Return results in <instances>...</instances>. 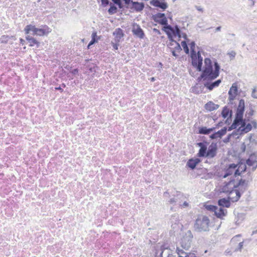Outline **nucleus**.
<instances>
[{
	"label": "nucleus",
	"mask_w": 257,
	"mask_h": 257,
	"mask_svg": "<svg viewBox=\"0 0 257 257\" xmlns=\"http://www.w3.org/2000/svg\"><path fill=\"white\" fill-rule=\"evenodd\" d=\"M192 238L193 234L191 231L188 230L181 239V247L185 250H188L191 247Z\"/></svg>",
	"instance_id": "6"
},
{
	"label": "nucleus",
	"mask_w": 257,
	"mask_h": 257,
	"mask_svg": "<svg viewBox=\"0 0 257 257\" xmlns=\"http://www.w3.org/2000/svg\"><path fill=\"white\" fill-rule=\"evenodd\" d=\"M190 50H191V54L193 55L196 53L195 51V43L194 41L191 42L190 44Z\"/></svg>",
	"instance_id": "36"
},
{
	"label": "nucleus",
	"mask_w": 257,
	"mask_h": 257,
	"mask_svg": "<svg viewBox=\"0 0 257 257\" xmlns=\"http://www.w3.org/2000/svg\"><path fill=\"white\" fill-rule=\"evenodd\" d=\"M226 132L227 127H224L220 130L211 134L209 137L212 140L216 139L217 138H221L222 136L226 134Z\"/></svg>",
	"instance_id": "15"
},
{
	"label": "nucleus",
	"mask_w": 257,
	"mask_h": 257,
	"mask_svg": "<svg viewBox=\"0 0 257 257\" xmlns=\"http://www.w3.org/2000/svg\"><path fill=\"white\" fill-rule=\"evenodd\" d=\"M238 87L236 83H233L228 91V99L231 102L233 101L237 95Z\"/></svg>",
	"instance_id": "11"
},
{
	"label": "nucleus",
	"mask_w": 257,
	"mask_h": 257,
	"mask_svg": "<svg viewBox=\"0 0 257 257\" xmlns=\"http://www.w3.org/2000/svg\"><path fill=\"white\" fill-rule=\"evenodd\" d=\"M132 32L135 36L140 39H143L145 37V33L144 31L141 28V27L137 24H134L133 25L132 28Z\"/></svg>",
	"instance_id": "9"
},
{
	"label": "nucleus",
	"mask_w": 257,
	"mask_h": 257,
	"mask_svg": "<svg viewBox=\"0 0 257 257\" xmlns=\"http://www.w3.org/2000/svg\"><path fill=\"white\" fill-rule=\"evenodd\" d=\"M220 69V65L216 61L214 62L213 65L211 59L206 58L204 59V69L202 70L201 74L198 79L212 81L219 76Z\"/></svg>",
	"instance_id": "3"
},
{
	"label": "nucleus",
	"mask_w": 257,
	"mask_h": 257,
	"mask_svg": "<svg viewBox=\"0 0 257 257\" xmlns=\"http://www.w3.org/2000/svg\"><path fill=\"white\" fill-rule=\"evenodd\" d=\"M240 236H241V235H240V234L236 235H235V236H234V237L232 238L231 240H232V241H233L234 240H235V238H237V237H240Z\"/></svg>",
	"instance_id": "57"
},
{
	"label": "nucleus",
	"mask_w": 257,
	"mask_h": 257,
	"mask_svg": "<svg viewBox=\"0 0 257 257\" xmlns=\"http://www.w3.org/2000/svg\"><path fill=\"white\" fill-rule=\"evenodd\" d=\"M124 2L126 5H129L130 3L132 4V2H134L132 0H124Z\"/></svg>",
	"instance_id": "52"
},
{
	"label": "nucleus",
	"mask_w": 257,
	"mask_h": 257,
	"mask_svg": "<svg viewBox=\"0 0 257 257\" xmlns=\"http://www.w3.org/2000/svg\"><path fill=\"white\" fill-rule=\"evenodd\" d=\"M215 129V127L207 128L205 126H201L198 128V133L201 135H208L214 131Z\"/></svg>",
	"instance_id": "18"
},
{
	"label": "nucleus",
	"mask_w": 257,
	"mask_h": 257,
	"mask_svg": "<svg viewBox=\"0 0 257 257\" xmlns=\"http://www.w3.org/2000/svg\"><path fill=\"white\" fill-rule=\"evenodd\" d=\"M113 35L114 36V42L119 43L121 38L124 35L123 30L120 28H116L113 32Z\"/></svg>",
	"instance_id": "13"
},
{
	"label": "nucleus",
	"mask_w": 257,
	"mask_h": 257,
	"mask_svg": "<svg viewBox=\"0 0 257 257\" xmlns=\"http://www.w3.org/2000/svg\"><path fill=\"white\" fill-rule=\"evenodd\" d=\"M249 141L250 143H253L254 141V140L252 138V135L250 134V136L248 138Z\"/></svg>",
	"instance_id": "53"
},
{
	"label": "nucleus",
	"mask_w": 257,
	"mask_h": 257,
	"mask_svg": "<svg viewBox=\"0 0 257 257\" xmlns=\"http://www.w3.org/2000/svg\"><path fill=\"white\" fill-rule=\"evenodd\" d=\"M243 245V241L240 242L238 245V247L235 249V251H241Z\"/></svg>",
	"instance_id": "39"
},
{
	"label": "nucleus",
	"mask_w": 257,
	"mask_h": 257,
	"mask_svg": "<svg viewBox=\"0 0 257 257\" xmlns=\"http://www.w3.org/2000/svg\"><path fill=\"white\" fill-rule=\"evenodd\" d=\"M255 92H256V88H254L252 89V93H251V96L254 98H257V93H256Z\"/></svg>",
	"instance_id": "41"
},
{
	"label": "nucleus",
	"mask_w": 257,
	"mask_h": 257,
	"mask_svg": "<svg viewBox=\"0 0 257 257\" xmlns=\"http://www.w3.org/2000/svg\"><path fill=\"white\" fill-rule=\"evenodd\" d=\"M229 113L231 116L232 114V111H230L226 106L224 107L221 112L222 116L225 118L228 116Z\"/></svg>",
	"instance_id": "26"
},
{
	"label": "nucleus",
	"mask_w": 257,
	"mask_h": 257,
	"mask_svg": "<svg viewBox=\"0 0 257 257\" xmlns=\"http://www.w3.org/2000/svg\"><path fill=\"white\" fill-rule=\"evenodd\" d=\"M252 155H250L249 158L246 160V164L249 166H252V170L254 171L257 168V161L253 160L252 158Z\"/></svg>",
	"instance_id": "24"
},
{
	"label": "nucleus",
	"mask_w": 257,
	"mask_h": 257,
	"mask_svg": "<svg viewBox=\"0 0 257 257\" xmlns=\"http://www.w3.org/2000/svg\"><path fill=\"white\" fill-rule=\"evenodd\" d=\"M210 219L204 215H200L195 220L194 229L198 232H206L209 230Z\"/></svg>",
	"instance_id": "4"
},
{
	"label": "nucleus",
	"mask_w": 257,
	"mask_h": 257,
	"mask_svg": "<svg viewBox=\"0 0 257 257\" xmlns=\"http://www.w3.org/2000/svg\"><path fill=\"white\" fill-rule=\"evenodd\" d=\"M111 44L112 45V47L113 48V49L114 50H117L118 49V47L119 46V43H113V42H111Z\"/></svg>",
	"instance_id": "45"
},
{
	"label": "nucleus",
	"mask_w": 257,
	"mask_h": 257,
	"mask_svg": "<svg viewBox=\"0 0 257 257\" xmlns=\"http://www.w3.org/2000/svg\"><path fill=\"white\" fill-rule=\"evenodd\" d=\"M117 12V8L113 4H110V8L108 10V12L109 15H112L114 14Z\"/></svg>",
	"instance_id": "27"
},
{
	"label": "nucleus",
	"mask_w": 257,
	"mask_h": 257,
	"mask_svg": "<svg viewBox=\"0 0 257 257\" xmlns=\"http://www.w3.org/2000/svg\"><path fill=\"white\" fill-rule=\"evenodd\" d=\"M219 106V105L215 104L212 101H209L205 105L204 107L207 111H211L217 109Z\"/></svg>",
	"instance_id": "21"
},
{
	"label": "nucleus",
	"mask_w": 257,
	"mask_h": 257,
	"mask_svg": "<svg viewBox=\"0 0 257 257\" xmlns=\"http://www.w3.org/2000/svg\"><path fill=\"white\" fill-rule=\"evenodd\" d=\"M175 43L176 44V46L175 47L176 50L178 51H181L182 49L180 44L177 42H175Z\"/></svg>",
	"instance_id": "46"
},
{
	"label": "nucleus",
	"mask_w": 257,
	"mask_h": 257,
	"mask_svg": "<svg viewBox=\"0 0 257 257\" xmlns=\"http://www.w3.org/2000/svg\"><path fill=\"white\" fill-rule=\"evenodd\" d=\"M256 232H257V230H255V231H253L252 232V234L256 233Z\"/></svg>",
	"instance_id": "64"
},
{
	"label": "nucleus",
	"mask_w": 257,
	"mask_h": 257,
	"mask_svg": "<svg viewBox=\"0 0 257 257\" xmlns=\"http://www.w3.org/2000/svg\"><path fill=\"white\" fill-rule=\"evenodd\" d=\"M96 42V32H93L92 34V40L89 43L87 48L88 49L90 48V47L95 44Z\"/></svg>",
	"instance_id": "28"
},
{
	"label": "nucleus",
	"mask_w": 257,
	"mask_h": 257,
	"mask_svg": "<svg viewBox=\"0 0 257 257\" xmlns=\"http://www.w3.org/2000/svg\"><path fill=\"white\" fill-rule=\"evenodd\" d=\"M114 4L117 5L120 0H111Z\"/></svg>",
	"instance_id": "55"
},
{
	"label": "nucleus",
	"mask_w": 257,
	"mask_h": 257,
	"mask_svg": "<svg viewBox=\"0 0 257 257\" xmlns=\"http://www.w3.org/2000/svg\"><path fill=\"white\" fill-rule=\"evenodd\" d=\"M247 181L240 179L238 182L235 184L234 180H230L223 187V192L228 193L230 195L229 197L232 202H237L242 194L246 190Z\"/></svg>",
	"instance_id": "1"
},
{
	"label": "nucleus",
	"mask_w": 257,
	"mask_h": 257,
	"mask_svg": "<svg viewBox=\"0 0 257 257\" xmlns=\"http://www.w3.org/2000/svg\"><path fill=\"white\" fill-rule=\"evenodd\" d=\"M101 4L103 7H106L109 4L108 0H101Z\"/></svg>",
	"instance_id": "44"
},
{
	"label": "nucleus",
	"mask_w": 257,
	"mask_h": 257,
	"mask_svg": "<svg viewBox=\"0 0 257 257\" xmlns=\"http://www.w3.org/2000/svg\"><path fill=\"white\" fill-rule=\"evenodd\" d=\"M46 31L44 29L37 28L36 36H42L45 35Z\"/></svg>",
	"instance_id": "34"
},
{
	"label": "nucleus",
	"mask_w": 257,
	"mask_h": 257,
	"mask_svg": "<svg viewBox=\"0 0 257 257\" xmlns=\"http://www.w3.org/2000/svg\"><path fill=\"white\" fill-rule=\"evenodd\" d=\"M172 54L173 56L175 57H177L178 55L176 53L175 51L174 50L172 51Z\"/></svg>",
	"instance_id": "58"
},
{
	"label": "nucleus",
	"mask_w": 257,
	"mask_h": 257,
	"mask_svg": "<svg viewBox=\"0 0 257 257\" xmlns=\"http://www.w3.org/2000/svg\"><path fill=\"white\" fill-rule=\"evenodd\" d=\"M250 2H251V4L253 5L254 4V2L253 1V0H249Z\"/></svg>",
	"instance_id": "62"
},
{
	"label": "nucleus",
	"mask_w": 257,
	"mask_h": 257,
	"mask_svg": "<svg viewBox=\"0 0 257 257\" xmlns=\"http://www.w3.org/2000/svg\"><path fill=\"white\" fill-rule=\"evenodd\" d=\"M217 145L216 143L212 142L209 146L208 150L205 152L203 157H206L209 159L214 158L217 154Z\"/></svg>",
	"instance_id": "7"
},
{
	"label": "nucleus",
	"mask_w": 257,
	"mask_h": 257,
	"mask_svg": "<svg viewBox=\"0 0 257 257\" xmlns=\"http://www.w3.org/2000/svg\"><path fill=\"white\" fill-rule=\"evenodd\" d=\"M227 210L224 208L217 206V209L214 212L215 216L219 218L223 219V217L226 215Z\"/></svg>",
	"instance_id": "17"
},
{
	"label": "nucleus",
	"mask_w": 257,
	"mask_h": 257,
	"mask_svg": "<svg viewBox=\"0 0 257 257\" xmlns=\"http://www.w3.org/2000/svg\"><path fill=\"white\" fill-rule=\"evenodd\" d=\"M56 89H57V90H62V88L59 86L58 87H56L55 88Z\"/></svg>",
	"instance_id": "61"
},
{
	"label": "nucleus",
	"mask_w": 257,
	"mask_h": 257,
	"mask_svg": "<svg viewBox=\"0 0 257 257\" xmlns=\"http://www.w3.org/2000/svg\"><path fill=\"white\" fill-rule=\"evenodd\" d=\"M221 82V79H218L213 82L210 81H206L204 83V85L208 90H212L214 88L218 87Z\"/></svg>",
	"instance_id": "14"
},
{
	"label": "nucleus",
	"mask_w": 257,
	"mask_h": 257,
	"mask_svg": "<svg viewBox=\"0 0 257 257\" xmlns=\"http://www.w3.org/2000/svg\"><path fill=\"white\" fill-rule=\"evenodd\" d=\"M197 145L200 147L197 156L198 157H203L207 149V143L206 142H199L197 144Z\"/></svg>",
	"instance_id": "12"
},
{
	"label": "nucleus",
	"mask_w": 257,
	"mask_h": 257,
	"mask_svg": "<svg viewBox=\"0 0 257 257\" xmlns=\"http://www.w3.org/2000/svg\"><path fill=\"white\" fill-rule=\"evenodd\" d=\"M171 221L173 223H174V224H177L178 222V214H174V215H172L170 218Z\"/></svg>",
	"instance_id": "33"
},
{
	"label": "nucleus",
	"mask_w": 257,
	"mask_h": 257,
	"mask_svg": "<svg viewBox=\"0 0 257 257\" xmlns=\"http://www.w3.org/2000/svg\"><path fill=\"white\" fill-rule=\"evenodd\" d=\"M151 5L165 10L168 7V4L165 0H151L150 2Z\"/></svg>",
	"instance_id": "10"
},
{
	"label": "nucleus",
	"mask_w": 257,
	"mask_h": 257,
	"mask_svg": "<svg viewBox=\"0 0 257 257\" xmlns=\"http://www.w3.org/2000/svg\"><path fill=\"white\" fill-rule=\"evenodd\" d=\"M153 31L154 33H155L156 34H157V35H160L161 34V31L159 30H158V29H157L156 28L153 29Z\"/></svg>",
	"instance_id": "48"
},
{
	"label": "nucleus",
	"mask_w": 257,
	"mask_h": 257,
	"mask_svg": "<svg viewBox=\"0 0 257 257\" xmlns=\"http://www.w3.org/2000/svg\"><path fill=\"white\" fill-rule=\"evenodd\" d=\"M201 162V160L198 158H191L187 162L186 166L192 170H194L196 166Z\"/></svg>",
	"instance_id": "16"
},
{
	"label": "nucleus",
	"mask_w": 257,
	"mask_h": 257,
	"mask_svg": "<svg viewBox=\"0 0 257 257\" xmlns=\"http://www.w3.org/2000/svg\"><path fill=\"white\" fill-rule=\"evenodd\" d=\"M238 168L241 171V172H244L246 171V166L245 164L241 163L239 164Z\"/></svg>",
	"instance_id": "37"
},
{
	"label": "nucleus",
	"mask_w": 257,
	"mask_h": 257,
	"mask_svg": "<svg viewBox=\"0 0 257 257\" xmlns=\"http://www.w3.org/2000/svg\"><path fill=\"white\" fill-rule=\"evenodd\" d=\"M174 35L177 36L179 37H181L180 33L181 31L179 28L176 26L174 30L173 29V31H171Z\"/></svg>",
	"instance_id": "35"
},
{
	"label": "nucleus",
	"mask_w": 257,
	"mask_h": 257,
	"mask_svg": "<svg viewBox=\"0 0 257 257\" xmlns=\"http://www.w3.org/2000/svg\"><path fill=\"white\" fill-rule=\"evenodd\" d=\"M24 31L26 34H28L32 32V35L34 36H36L37 33V28L35 27V26L32 25H27L24 28Z\"/></svg>",
	"instance_id": "19"
},
{
	"label": "nucleus",
	"mask_w": 257,
	"mask_h": 257,
	"mask_svg": "<svg viewBox=\"0 0 257 257\" xmlns=\"http://www.w3.org/2000/svg\"><path fill=\"white\" fill-rule=\"evenodd\" d=\"M227 55L229 56L230 59L232 60L235 57L236 53L234 51H231L227 53Z\"/></svg>",
	"instance_id": "38"
},
{
	"label": "nucleus",
	"mask_w": 257,
	"mask_h": 257,
	"mask_svg": "<svg viewBox=\"0 0 257 257\" xmlns=\"http://www.w3.org/2000/svg\"><path fill=\"white\" fill-rule=\"evenodd\" d=\"M119 9H122L123 8V5L122 3L121 0L120 1V2L117 4V5Z\"/></svg>",
	"instance_id": "49"
},
{
	"label": "nucleus",
	"mask_w": 257,
	"mask_h": 257,
	"mask_svg": "<svg viewBox=\"0 0 257 257\" xmlns=\"http://www.w3.org/2000/svg\"><path fill=\"white\" fill-rule=\"evenodd\" d=\"M155 78H154V77H152V78H151V81H155Z\"/></svg>",
	"instance_id": "63"
},
{
	"label": "nucleus",
	"mask_w": 257,
	"mask_h": 257,
	"mask_svg": "<svg viewBox=\"0 0 257 257\" xmlns=\"http://www.w3.org/2000/svg\"><path fill=\"white\" fill-rule=\"evenodd\" d=\"M237 166V165L232 163V164H229L228 168H229L231 170H233V171H234V170L236 169Z\"/></svg>",
	"instance_id": "40"
},
{
	"label": "nucleus",
	"mask_w": 257,
	"mask_h": 257,
	"mask_svg": "<svg viewBox=\"0 0 257 257\" xmlns=\"http://www.w3.org/2000/svg\"><path fill=\"white\" fill-rule=\"evenodd\" d=\"M192 59V65L193 67H195L197 71H202L203 58L201 56L199 52L193 55H190Z\"/></svg>",
	"instance_id": "5"
},
{
	"label": "nucleus",
	"mask_w": 257,
	"mask_h": 257,
	"mask_svg": "<svg viewBox=\"0 0 257 257\" xmlns=\"http://www.w3.org/2000/svg\"><path fill=\"white\" fill-rule=\"evenodd\" d=\"M241 173V171L238 168H237V169H236L234 171V176L235 177H236L237 176H239L240 175Z\"/></svg>",
	"instance_id": "43"
},
{
	"label": "nucleus",
	"mask_w": 257,
	"mask_h": 257,
	"mask_svg": "<svg viewBox=\"0 0 257 257\" xmlns=\"http://www.w3.org/2000/svg\"><path fill=\"white\" fill-rule=\"evenodd\" d=\"M233 135V133H232V134H230L225 139V140L224 141V142H227L229 141V140H230L231 137L232 135Z\"/></svg>",
	"instance_id": "51"
},
{
	"label": "nucleus",
	"mask_w": 257,
	"mask_h": 257,
	"mask_svg": "<svg viewBox=\"0 0 257 257\" xmlns=\"http://www.w3.org/2000/svg\"><path fill=\"white\" fill-rule=\"evenodd\" d=\"M152 19L161 25L167 24V19L164 13H157L152 15Z\"/></svg>",
	"instance_id": "8"
},
{
	"label": "nucleus",
	"mask_w": 257,
	"mask_h": 257,
	"mask_svg": "<svg viewBox=\"0 0 257 257\" xmlns=\"http://www.w3.org/2000/svg\"><path fill=\"white\" fill-rule=\"evenodd\" d=\"M180 206H182L183 208H185L187 206H188V203L186 201H184L182 204H181V202H179Z\"/></svg>",
	"instance_id": "47"
},
{
	"label": "nucleus",
	"mask_w": 257,
	"mask_h": 257,
	"mask_svg": "<svg viewBox=\"0 0 257 257\" xmlns=\"http://www.w3.org/2000/svg\"><path fill=\"white\" fill-rule=\"evenodd\" d=\"M20 43L22 45H24L25 42V40L22 38H21L20 39Z\"/></svg>",
	"instance_id": "59"
},
{
	"label": "nucleus",
	"mask_w": 257,
	"mask_h": 257,
	"mask_svg": "<svg viewBox=\"0 0 257 257\" xmlns=\"http://www.w3.org/2000/svg\"><path fill=\"white\" fill-rule=\"evenodd\" d=\"M181 196H182L181 193L177 192L176 196H175L173 197L170 198V200L168 201V202L170 204H173V205H176L177 202H179V199H180Z\"/></svg>",
	"instance_id": "25"
},
{
	"label": "nucleus",
	"mask_w": 257,
	"mask_h": 257,
	"mask_svg": "<svg viewBox=\"0 0 257 257\" xmlns=\"http://www.w3.org/2000/svg\"><path fill=\"white\" fill-rule=\"evenodd\" d=\"M167 35H168V37L170 41L175 43L176 42L173 39V37L170 33H167Z\"/></svg>",
	"instance_id": "42"
},
{
	"label": "nucleus",
	"mask_w": 257,
	"mask_h": 257,
	"mask_svg": "<svg viewBox=\"0 0 257 257\" xmlns=\"http://www.w3.org/2000/svg\"><path fill=\"white\" fill-rule=\"evenodd\" d=\"M230 200L231 201V200L230 199L229 200V199H226L225 198L220 199L218 201V204L219 206V207H221L222 208H223L224 207L228 208L230 206Z\"/></svg>",
	"instance_id": "20"
},
{
	"label": "nucleus",
	"mask_w": 257,
	"mask_h": 257,
	"mask_svg": "<svg viewBox=\"0 0 257 257\" xmlns=\"http://www.w3.org/2000/svg\"><path fill=\"white\" fill-rule=\"evenodd\" d=\"M195 8L198 11L203 12V9L201 7L196 6Z\"/></svg>",
	"instance_id": "54"
},
{
	"label": "nucleus",
	"mask_w": 257,
	"mask_h": 257,
	"mask_svg": "<svg viewBox=\"0 0 257 257\" xmlns=\"http://www.w3.org/2000/svg\"><path fill=\"white\" fill-rule=\"evenodd\" d=\"M132 6L136 12H141L144 9L145 5L143 3L134 2H132Z\"/></svg>",
	"instance_id": "23"
},
{
	"label": "nucleus",
	"mask_w": 257,
	"mask_h": 257,
	"mask_svg": "<svg viewBox=\"0 0 257 257\" xmlns=\"http://www.w3.org/2000/svg\"><path fill=\"white\" fill-rule=\"evenodd\" d=\"M221 26H219V27H217L216 29H215V32H218V31H220V30H221Z\"/></svg>",
	"instance_id": "60"
},
{
	"label": "nucleus",
	"mask_w": 257,
	"mask_h": 257,
	"mask_svg": "<svg viewBox=\"0 0 257 257\" xmlns=\"http://www.w3.org/2000/svg\"><path fill=\"white\" fill-rule=\"evenodd\" d=\"M233 170H231L229 168H228L225 171L224 174L223 175L222 177L223 178H225L228 176L231 175L233 172Z\"/></svg>",
	"instance_id": "32"
},
{
	"label": "nucleus",
	"mask_w": 257,
	"mask_h": 257,
	"mask_svg": "<svg viewBox=\"0 0 257 257\" xmlns=\"http://www.w3.org/2000/svg\"><path fill=\"white\" fill-rule=\"evenodd\" d=\"M252 124H253V126L254 128H256L257 127V123L255 121H253L251 122Z\"/></svg>",
	"instance_id": "56"
},
{
	"label": "nucleus",
	"mask_w": 257,
	"mask_h": 257,
	"mask_svg": "<svg viewBox=\"0 0 257 257\" xmlns=\"http://www.w3.org/2000/svg\"><path fill=\"white\" fill-rule=\"evenodd\" d=\"M26 39L28 41V42L30 43L29 46L30 47H33L35 45L37 46V48L39 47L40 43L33 37L27 36L26 37Z\"/></svg>",
	"instance_id": "22"
},
{
	"label": "nucleus",
	"mask_w": 257,
	"mask_h": 257,
	"mask_svg": "<svg viewBox=\"0 0 257 257\" xmlns=\"http://www.w3.org/2000/svg\"><path fill=\"white\" fill-rule=\"evenodd\" d=\"M241 149L242 150V152H244L246 149V146L244 143H243L241 147Z\"/></svg>",
	"instance_id": "50"
},
{
	"label": "nucleus",
	"mask_w": 257,
	"mask_h": 257,
	"mask_svg": "<svg viewBox=\"0 0 257 257\" xmlns=\"http://www.w3.org/2000/svg\"><path fill=\"white\" fill-rule=\"evenodd\" d=\"M181 45L184 50L185 53L187 54H188L189 53V49L187 43L185 41H182L181 42Z\"/></svg>",
	"instance_id": "29"
},
{
	"label": "nucleus",
	"mask_w": 257,
	"mask_h": 257,
	"mask_svg": "<svg viewBox=\"0 0 257 257\" xmlns=\"http://www.w3.org/2000/svg\"><path fill=\"white\" fill-rule=\"evenodd\" d=\"M163 28V30L166 33H170L169 31H173V28L168 24H164Z\"/></svg>",
	"instance_id": "30"
},
{
	"label": "nucleus",
	"mask_w": 257,
	"mask_h": 257,
	"mask_svg": "<svg viewBox=\"0 0 257 257\" xmlns=\"http://www.w3.org/2000/svg\"><path fill=\"white\" fill-rule=\"evenodd\" d=\"M205 208L206 210L214 212L217 209V206L212 205H206Z\"/></svg>",
	"instance_id": "31"
},
{
	"label": "nucleus",
	"mask_w": 257,
	"mask_h": 257,
	"mask_svg": "<svg viewBox=\"0 0 257 257\" xmlns=\"http://www.w3.org/2000/svg\"><path fill=\"white\" fill-rule=\"evenodd\" d=\"M244 109V100L241 99L239 101L233 123L228 129L229 131L235 129L239 125H241L239 129L241 133H247L251 130V124L250 123L246 124L245 120L243 118Z\"/></svg>",
	"instance_id": "2"
}]
</instances>
